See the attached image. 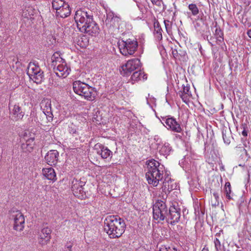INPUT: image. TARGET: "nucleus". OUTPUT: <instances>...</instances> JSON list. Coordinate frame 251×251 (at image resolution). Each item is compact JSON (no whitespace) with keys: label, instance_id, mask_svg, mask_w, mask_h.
I'll use <instances>...</instances> for the list:
<instances>
[{"label":"nucleus","instance_id":"obj_1","mask_svg":"<svg viewBox=\"0 0 251 251\" xmlns=\"http://www.w3.org/2000/svg\"><path fill=\"white\" fill-rule=\"evenodd\" d=\"M74 19L79 31L91 36H96L99 33V27L94 21L91 11L84 9L77 10Z\"/></svg>","mask_w":251,"mask_h":251},{"label":"nucleus","instance_id":"obj_2","mask_svg":"<svg viewBox=\"0 0 251 251\" xmlns=\"http://www.w3.org/2000/svg\"><path fill=\"white\" fill-rule=\"evenodd\" d=\"M126 227L124 220L118 215L108 216L104 221V231L110 238L121 237L124 233Z\"/></svg>","mask_w":251,"mask_h":251},{"label":"nucleus","instance_id":"obj_3","mask_svg":"<svg viewBox=\"0 0 251 251\" xmlns=\"http://www.w3.org/2000/svg\"><path fill=\"white\" fill-rule=\"evenodd\" d=\"M146 165L147 172L146 177L148 182L149 184L156 187L163 178L164 166L154 159L148 161Z\"/></svg>","mask_w":251,"mask_h":251},{"label":"nucleus","instance_id":"obj_4","mask_svg":"<svg viewBox=\"0 0 251 251\" xmlns=\"http://www.w3.org/2000/svg\"><path fill=\"white\" fill-rule=\"evenodd\" d=\"M73 88L75 94L88 100H94L97 95V91L95 88L80 80H76L73 82Z\"/></svg>","mask_w":251,"mask_h":251},{"label":"nucleus","instance_id":"obj_5","mask_svg":"<svg viewBox=\"0 0 251 251\" xmlns=\"http://www.w3.org/2000/svg\"><path fill=\"white\" fill-rule=\"evenodd\" d=\"M51 65L56 75L59 77H66L71 72L65 60L57 52H55L51 56Z\"/></svg>","mask_w":251,"mask_h":251},{"label":"nucleus","instance_id":"obj_6","mask_svg":"<svg viewBox=\"0 0 251 251\" xmlns=\"http://www.w3.org/2000/svg\"><path fill=\"white\" fill-rule=\"evenodd\" d=\"M118 46L120 52L123 55L129 56L135 53L138 47V43L135 39L122 40L119 41Z\"/></svg>","mask_w":251,"mask_h":251},{"label":"nucleus","instance_id":"obj_7","mask_svg":"<svg viewBox=\"0 0 251 251\" xmlns=\"http://www.w3.org/2000/svg\"><path fill=\"white\" fill-rule=\"evenodd\" d=\"M168 212V207L166 202L161 200L156 201L153 205V218L158 222L165 220Z\"/></svg>","mask_w":251,"mask_h":251},{"label":"nucleus","instance_id":"obj_8","mask_svg":"<svg viewBox=\"0 0 251 251\" xmlns=\"http://www.w3.org/2000/svg\"><path fill=\"white\" fill-rule=\"evenodd\" d=\"M106 18L105 21V25L109 32H113L120 28L122 21L121 17L110 9L106 10Z\"/></svg>","mask_w":251,"mask_h":251},{"label":"nucleus","instance_id":"obj_9","mask_svg":"<svg viewBox=\"0 0 251 251\" xmlns=\"http://www.w3.org/2000/svg\"><path fill=\"white\" fill-rule=\"evenodd\" d=\"M181 216V209L176 202H172L170 205L166 220V222L174 226L180 221Z\"/></svg>","mask_w":251,"mask_h":251},{"label":"nucleus","instance_id":"obj_10","mask_svg":"<svg viewBox=\"0 0 251 251\" xmlns=\"http://www.w3.org/2000/svg\"><path fill=\"white\" fill-rule=\"evenodd\" d=\"M140 60L138 58L129 60L124 65L121 66L120 72L123 75H128L136 69L141 67Z\"/></svg>","mask_w":251,"mask_h":251},{"label":"nucleus","instance_id":"obj_11","mask_svg":"<svg viewBox=\"0 0 251 251\" xmlns=\"http://www.w3.org/2000/svg\"><path fill=\"white\" fill-rule=\"evenodd\" d=\"M161 122L168 129L172 131L180 133L182 131L180 124L175 118L170 116L162 117Z\"/></svg>","mask_w":251,"mask_h":251},{"label":"nucleus","instance_id":"obj_12","mask_svg":"<svg viewBox=\"0 0 251 251\" xmlns=\"http://www.w3.org/2000/svg\"><path fill=\"white\" fill-rule=\"evenodd\" d=\"M85 184V182L81 180L74 179L72 182V191L74 195L78 198L82 199L85 195L83 186Z\"/></svg>","mask_w":251,"mask_h":251},{"label":"nucleus","instance_id":"obj_13","mask_svg":"<svg viewBox=\"0 0 251 251\" xmlns=\"http://www.w3.org/2000/svg\"><path fill=\"white\" fill-rule=\"evenodd\" d=\"M13 218V228L14 229L21 231L25 227V218L24 215L19 211H13L12 214Z\"/></svg>","mask_w":251,"mask_h":251},{"label":"nucleus","instance_id":"obj_14","mask_svg":"<svg viewBox=\"0 0 251 251\" xmlns=\"http://www.w3.org/2000/svg\"><path fill=\"white\" fill-rule=\"evenodd\" d=\"M176 187V183L174 180L168 176L165 178L163 182V186L162 187V191L165 193L162 195V199L165 200L167 198V193H169L172 190L175 189Z\"/></svg>","mask_w":251,"mask_h":251},{"label":"nucleus","instance_id":"obj_15","mask_svg":"<svg viewBox=\"0 0 251 251\" xmlns=\"http://www.w3.org/2000/svg\"><path fill=\"white\" fill-rule=\"evenodd\" d=\"M51 230L48 227L43 228L38 233L39 243L42 246L47 244L51 239Z\"/></svg>","mask_w":251,"mask_h":251},{"label":"nucleus","instance_id":"obj_16","mask_svg":"<svg viewBox=\"0 0 251 251\" xmlns=\"http://www.w3.org/2000/svg\"><path fill=\"white\" fill-rule=\"evenodd\" d=\"M41 108L48 121H51L53 119V114L51 111V101L49 100H43L41 103Z\"/></svg>","mask_w":251,"mask_h":251},{"label":"nucleus","instance_id":"obj_17","mask_svg":"<svg viewBox=\"0 0 251 251\" xmlns=\"http://www.w3.org/2000/svg\"><path fill=\"white\" fill-rule=\"evenodd\" d=\"M94 149L96 150L97 153L100 155L103 159H106L108 157H112V152L104 145L97 143L94 146Z\"/></svg>","mask_w":251,"mask_h":251},{"label":"nucleus","instance_id":"obj_18","mask_svg":"<svg viewBox=\"0 0 251 251\" xmlns=\"http://www.w3.org/2000/svg\"><path fill=\"white\" fill-rule=\"evenodd\" d=\"M59 153L56 150H50L46 154L45 159L50 166H53L57 164L58 160Z\"/></svg>","mask_w":251,"mask_h":251},{"label":"nucleus","instance_id":"obj_19","mask_svg":"<svg viewBox=\"0 0 251 251\" xmlns=\"http://www.w3.org/2000/svg\"><path fill=\"white\" fill-rule=\"evenodd\" d=\"M182 87V89L178 92L177 94L184 102L188 103L189 101V99L192 96L190 90V86L188 84L186 86L183 84Z\"/></svg>","mask_w":251,"mask_h":251},{"label":"nucleus","instance_id":"obj_20","mask_svg":"<svg viewBox=\"0 0 251 251\" xmlns=\"http://www.w3.org/2000/svg\"><path fill=\"white\" fill-rule=\"evenodd\" d=\"M34 145V138H30L27 139L25 143L22 144L21 149L24 152L30 153L33 151Z\"/></svg>","mask_w":251,"mask_h":251},{"label":"nucleus","instance_id":"obj_21","mask_svg":"<svg viewBox=\"0 0 251 251\" xmlns=\"http://www.w3.org/2000/svg\"><path fill=\"white\" fill-rule=\"evenodd\" d=\"M71 12L69 5L67 3L65 4L62 8L58 9L56 12L57 17L62 18H65L70 15Z\"/></svg>","mask_w":251,"mask_h":251},{"label":"nucleus","instance_id":"obj_22","mask_svg":"<svg viewBox=\"0 0 251 251\" xmlns=\"http://www.w3.org/2000/svg\"><path fill=\"white\" fill-rule=\"evenodd\" d=\"M42 173L43 176L49 180L54 182L57 179L54 170L51 167L43 169Z\"/></svg>","mask_w":251,"mask_h":251},{"label":"nucleus","instance_id":"obj_23","mask_svg":"<svg viewBox=\"0 0 251 251\" xmlns=\"http://www.w3.org/2000/svg\"><path fill=\"white\" fill-rule=\"evenodd\" d=\"M154 25V35L155 38L158 41H160L162 39V32L161 25L158 21L155 20L153 23Z\"/></svg>","mask_w":251,"mask_h":251},{"label":"nucleus","instance_id":"obj_24","mask_svg":"<svg viewBox=\"0 0 251 251\" xmlns=\"http://www.w3.org/2000/svg\"><path fill=\"white\" fill-rule=\"evenodd\" d=\"M147 78V75L144 73V72L140 70L139 71L135 72L131 77V81L132 83L135 81L139 80H145Z\"/></svg>","mask_w":251,"mask_h":251},{"label":"nucleus","instance_id":"obj_25","mask_svg":"<svg viewBox=\"0 0 251 251\" xmlns=\"http://www.w3.org/2000/svg\"><path fill=\"white\" fill-rule=\"evenodd\" d=\"M40 68L35 62H31L29 63L27 74L29 77L34 75L35 72L40 71Z\"/></svg>","mask_w":251,"mask_h":251},{"label":"nucleus","instance_id":"obj_26","mask_svg":"<svg viewBox=\"0 0 251 251\" xmlns=\"http://www.w3.org/2000/svg\"><path fill=\"white\" fill-rule=\"evenodd\" d=\"M12 113L16 120L22 119L24 116V112L22 111L21 108L19 105H14Z\"/></svg>","mask_w":251,"mask_h":251},{"label":"nucleus","instance_id":"obj_27","mask_svg":"<svg viewBox=\"0 0 251 251\" xmlns=\"http://www.w3.org/2000/svg\"><path fill=\"white\" fill-rule=\"evenodd\" d=\"M225 194L228 200H233V194L231 193V187L230 182H227L225 185Z\"/></svg>","mask_w":251,"mask_h":251},{"label":"nucleus","instance_id":"obj_28","mask_svg":"<svg viewBox=\"0 0 251 251\" xmlns=\"http://www.w3.org/2000/svg\"><path fill=\"white\" fill-rule=\"evenodd\" d=\"M172 151V147L168 143H165L161 147L159 150V152L163 155L169 154Z\"/></svg>","mask_w":251,"mask_h":251},{"label":"nucleus","instance_id":"obj_29","mask_svg":"<svg viewBox=\"0 0 251 251\" xmlns=\"http://www.w3.org/2000/svg\"><path fill=\"white\" fill-rule=\"evenodd\" d=\"M30 79L32 80L34 82L37 84L41 83L44 79L43 72H38L36 75H33L32 76L29 77Z\"/></svg>","mask_w":251,"mask_h":251},{"label":"nucleus","instance_id":"obj_30","mask_svg":"<svg viewBox=\"0 0 251 251\" xmlns=\"http://www.w3.org/2000/svg\"><path fill=\"white\" fill-rule=\"evenodd\" d=\"M67 2L63 0H53L52 1V8L56 10V12L58 9L62 7V6L66 4Z\"/></svg>","mask_w":251,"mask_h":251},{"label":"nucleus","instance_id":"obj_31","mask_svg":"<svg viewBox=\"0 0 251 251\" xmlns=\"http://www.w3.org/2000/svg\"><path fill=\"white\" fill-rule=\"evenodd\" d=\"M77 45L81 48H85L88 45V40L85 36L78 38Z\"/></svg>","mask_w":251,"mask_h":251},{"label":"nucleus","instance_id":"obj_32","mask_svg":"<svg viewBox=\"0 0 251 251\" xmlns=\"http://www.w3.org/2000/svg\"><path fill=\"white\" fill-rule=\"evenodd\" d=\"M188 8L191 11L193 16H196L199 13V10L195 4L191 3L189 4Z\"/></svg>","mask_w":251,"mask_h":251},{"label":"nucleus","instance_id":"obj_33","mask_svg":"<svg viewBox=\"0 0 251 251\" xmlns=\"http://www.w3.org/2000/svg\"><path fill=\"white\" fill-rule=\"evenodd\" d=\"M230 134L228 132L227 133L226 130H223L222 135L224 141V143L226 145H229L230 143Z\"/></svg>","mask_w":251,"mask_h":251},{"label":"nucleus","instance_id":"obj_34","mask_svg":"<svg viewBox=\"0 0 251 251\" xmlns=\"http://www.w3.org/2000/svg\"><path fill=\"white\" fill-rule=\"evenodd\" d=\"M164 23L167 32L169 34H172V23L169 20H164Z\"/></svg>","mask_w":251,"mask_h":251},{"label":"nucleus","instance_id":"obj_35","mask_svg":"<svg viewBox=\"0 0 251 251\" xmlns=\"http://www.w3.org/2000/svg\"><path fill=\"white\" fill-rule=\"evenodd\" d=\"M159 251H177V250L174 247H166L165 246H162L160 248Z\"/></svg>","mask_w":251,"mask_h":251},{"label":"nucleus","instance_id":"obj_36","mask_svg":"<svg viewBox=\"0 0 251 251\" xmlns=\"http://www.w3.org/2000/svg\"><path fill=\"white\" fill-rule=\"evenodd\" d=\"M214 242L216 251H219V250H221V244L218 238H216L215 239Z\"/></svg>","mask_w":251,"mask_h":251},{"label":"nucleus","instance_id":"obj_37","mask_svg":"<svg viewBox=\"0 0 251 251\" xmlns=\"http://www.w3.org/2000/svg\"><path fill=\"white\" fill-rule=\"evenodd\" d=\"M213 195L216 201L214 203H212V205H214V206L218 205L219 204V197L218 193L217 192H214L213 193Z\"/></svg>","mask_w":251,"mask_h":251},{"label":"nucleus","instance_id":"obj_38","mask_svg":"<svg viewBox=\"0 0 251 251\" xmlns=\"http://www.w3.org/2000/svg\"><path fill=\"white\" fill-rule=\"evenodd\" d=\"M224 41L223 34L221 33L219 36L216 37V42L217 44L220 45Z\"/></svg>","mask_w":251,"mask_h":251},{"label":"nucleus","instance_id":"obj_39","mask_svg":"<svg viewBox=\"0 0 251 251\" xmlns=\"http://www.w3.org/2000/svg\"><path fill=\"white\" fill-rule=\"evenodd\" d=\"M153 4H155L158 6H161L163 4L162 0H151Z\"/></svg>","mask_w":251,"mask_h":251},{"label":"nucleus","instance_id":"obj_40","mask_svg":"<svg viewBox=\"0 0 251 251\" xmlns=\"http://www.w3.org/2000/svg\"><path fill=\"white\" fill-rule=\"evenodd\" d=\"M73 243H71V242H67L64 247V250L72 251V248L73 247Z\"/></svg>","mask_w":251,"mask_h":251},{"label":"nucleus","instance_id":"obj_41","mask_svg":"<svg viewBox=\"0 0 251 251\" xmlns=\"http://www.w3.org/2000/svg\"><path fill=\"white\" fill-rule=\"evenodd\" d=\"M172 53L175 58H177L178 57L180 53H178V50L176 49L172 48Z\"/></svg>","mask_w":251,"mask_h":251},{"label":"nucleus","instance_id":"obj_42","mask_svg":"<svg viewBox=\"0 0 251 251\" xmlns=\"http://www.w3.org/2000/svg\"><path fill=\"white\" fill-rule=\"evenodd\" d=\"M221 33H223L220 29L216 28L215 30V35L216 37L219 36Z\"/></svg>","mask_w":251,"mask_h":251},{"label":"nucleus","instance_id":"obj_43","mask_svg":"<svg viewBox=\"0 0 251 251\" xmlns=\"http://www.w3.org/2000/svg\"><path fill=\"white\" fill-rule=\"evenodd\" d=\"M242 134L243 136L246 137L248 135V132L246 130L244 129L243 131H242Z\"/></svg>","mask_w":251,"mask_h":251},{"label":"nucleus","instance_id":"obj_44","mask_svg":"<svg viewBox=\"0 0 251 251\" xmlns=\"http://www.w3.org/2000/svg\"><path fill=\"white\" fill-rule=\"evenodd\" d=\"M247 35L250 38H251V28L248 30Z\"/></svg>","mask_w":251,"mask_h":251},{"label":"nucleus","instance_id":"obj_45","mask_svg":"<svg viewBox=\"0 0 251 251\" xmlns=\"http://www.w3.org/2000/svg\"><path fill=\"white\" fill-rule=\"evenodd\" d=\"M245 0V2H245L247 5H250V3H251V0Z\"/></svg>","mask_w":251,"mask_h":251},{"label":"nucleus","instance_id":"obj_46","mask_svg":"<svg viewBox=\"0 0 251 251\" xmlns=\"http://www.w3.org/2000/svg\"><path fill=\"white\" fill-rule=\"evenodd\" d=\"M75 132H76V130L75 129H72L70 130V133H71L74 134V133H75Z\"/></svg>","mask_w":251,"mask_h":251},{"label":"nucleus","instance_id":"obj_47","mask_svg":"<svg viewBox=\"0 0 251 251\" xmlns=\"http://www.w3.org/2000/svg\"><path fill=\"white\" fill-rule=\"evenodd\" d=\"M201 251H209L208 248L204 247Z\"/></svg>","mask_w":251,"mask_h":251},{"label":"nucleus","instance_id":"obj_48","mask_svg":"<svg viewBox=\"0 0 251 251\" xmlns=\"http://www.w3.org/2000/svg\"><path fill=\"white\" fill-rule=\"evenodd\" d=\"M38 72H39H39H43V71H42L41 70V69H40V71H38ZM38 72H35L34 75H36V74H37V73H38Z\"/></svg>","mask_w":251,"mask_h":251},{"label":"nucleus","instance_id":"obj_49","mask_svg":"<svg viewBox=\"0 0 251 251\" xmlns=\"http://www.w3.org/2000/svg\"><path fill=\"white\" fill-rule=\"evenodd\" d=\"M209 43L211 45V46H213V44L211 42H209Z\"/></svg>","mask_w":251,"mask_h":251}]
</instances>
